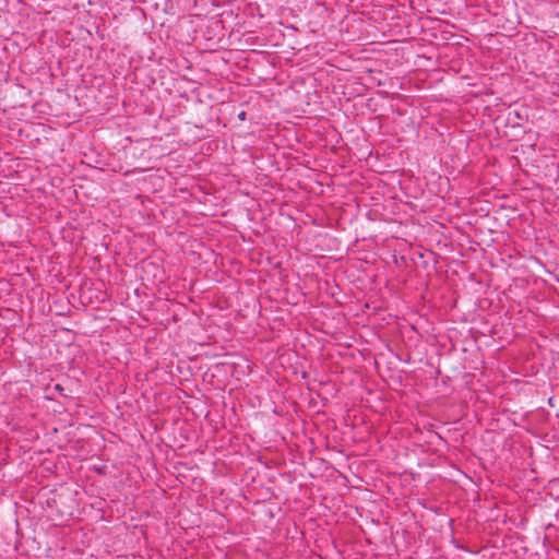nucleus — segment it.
Masks as SVG:
<instances>
[{"mask_svg":"<svg viewBox=\"0 0 559 559\" xmlns=\"http://www.w3.org/2000/svg\"><path fill=\"white\" fill-rule=\"evenodd\" d=\"M55 390H57L61 395L66 396V394L63 393V388L60 384H56Z\"/></svg>","mask_w":559,"mask_h":559,"instance_id":"obj_1","label":"nucleus"},{"mask_svg":"<svg viewBox=\"0 0 559 559\" xmlns=\"http://www.w3.org/2000/svg\"><path fill=\"white\" fill-rule=\"evenodd\" d=\"M245 117H246V112H245V111H242V112H240V114L238 115V118H239L240 120H243V119H245Z\"/></svg>","mask_w":559,"mask_h":559,"instance_id":"obj_2","label":"nucleus"}]
</instances>
